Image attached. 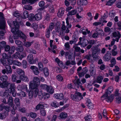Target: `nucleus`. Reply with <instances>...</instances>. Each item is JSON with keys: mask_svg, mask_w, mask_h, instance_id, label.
Instances as JSON below:
<instances>
[{"mask_svg": "<svg viewBox=\"0 0 121 121\" xmlns=\"http://www.w3.org/2000/svg\"><path fill=\"white\" fill-rule=\"evenodd\" d=\"M5 23L3 16V14L0 12V36H3L6 33L7 30L5 29Z\"/></svg>", "mask_w": 121, "mask_h": 121, "instance_id": "1", "label": "nucleus"}, {"mask_svg": "<svg viewBox=\"0 0 121 121\" xmlns=\"http://www.w3.org/2000/svg\"><path fill=\"white\" fill-rule=\"evenodd\" d=\"M40 80L39 78L36 77L33 78V81H31L29 83V86L31 88H33V86L37 87L40 85Z\"/></svg>", "mask_w": 121, "mask_h": 121, "instance_id": "2", "label": "nucleus"}, {"mask_svg": "<svg viewBox=\"0 0 121 121\" xmlns=\"http://www.w3.org/2000/svg\"><path fill=\"white\" fill-rule=\"evenodd\" d=\"M32 90L29 93V96L30 98H32L33 97H36L38 95L39 91L37 87L33 86V88H31Z\"/></svg>", "mask_w": 121, "mask_h": 121, "instance_id": "3", "label": "nucleus"}, {"mask_svg": "<svg viewBox=\"0 0 121 121\" xmlns=\"http://www.w3.org/2000/svg\"><path fill=\"white\" fill-rule=\"evenodd\" d=\"M71 97L73 100L78 101L83 98L82 95L80 92H76L75 95L71 94Z\"/></svg>", "mask_w": 121, "mask_h": 121, "instance_id": "4", "label": "nucleus"}, {"mask_svg": "<svg viewBox=\"0 0 121 121\" xmlns=\"http://www.w3.org/2000/svg\"><path fill=\"white\" fill-rule=\"evenodd\" d=\"M121 34L119 31L117 32H113L112 34V35H111V37L113 38V37L115 38V39H113L112 41V44H114L115 42L116 41L117 42L118 41L119 39L121 37Z\"/></svg>", "mask_w": 121, "mask_h": 121, "instance_id": "5", "label": "nucleus"}, {"mask_svg": "<svg viewBox=\"0 0 121 121\" xmlns=\"http://www.w3.org/2000/svg\"><path fill=\"white\" fill-rule=\"evenodd\" d=\"M108 94L106 92L101 97V99L103 100L106 99V101L108 102H112L114 98V96L112 95H111L109 96H108Z\"/></svg>", "mask_w": 121, "mask_h": 121, "instance_id": "6", "label": "nucleus"}, {"mask_svg": "<svg viewBox=\"0 0 121 121\" xmlns=\"http://www.w3.org/2000/svg\"><path fill=\"white\" fill-rule=\"evenodd\" d=\"M10 86L9 89L10 90V91L12 93H13L14 92L16 88L15 84L13 83H12L9 82H6L4 87H5V88L8 89L9 88L8 86Z\"/></svg>", "mask_w": 121, "mask_h": 121, "instance_id": "7", "label": "nucleus"}, {"mask_svg": "<svg viewBox=\"0 0 121 121\" xmlns=\"http://www.w3.org/2000/svg\"><path fill=\"white\" fill-rule=\"evenodd\" d=\"M13 25L14 26L15 28H12L11 29V32L14 34H15L17 31H20L19 30V25L18 23L16 21L13 22Z\"/></svg>", "mask_w": 121, "mask_h": 121, "instance_id": "8", "label": "nucleus"}, {"mask_svg": "<svg viewBox=\"0 0 121 121\" xmlns=\"http://www.w3.org/2000/svg\"><path fill=\"white\" fill-rule=\"evenodd\" d=\"M25 36V35L21 31H17L13 36V38L14 39H17L20 37L22 38L24 37Z\"/></svg>", "mask_w": 121, "mask_h": 121, "instance_id": "9", "label": "nucleus"}, {"mask_svg": "<svg viewBox=\"0 0 121 121\" xmlns=\"http://www.w3.org/2000/svg\"><path fill=\"white\" fill-rule=\"evenodd\" d=\"M74 83L75 86H77V87L79 88L80 87L82 90H84V88H83L82 86V84L80 81L79 78L77 79H76V81L73 82Z\"/></svg>", "mask_w": 121, "mask_h": 121, "instance_id": "10", "label": "nucleus"}, {"mask_svg": "<svg viewBox=\"0 0 121 121\" xmlns=\"http://www.w3.org/2000/svg\"><path fill=\"white\" fill-rule=\"evenodd\" d=\"M40 87L42 89L46 90L47 91H49L48 89H51L50 91V92L51 93L53 92V90L52 89V87H50L45 84H42L40 85Z\"/></svg>", "mask_w": 121, "mask_h": 121, "instance_id": "11", "label": "nucleus"}, {"mask_svg": "<svg viewBox=\"0 0 121 121\" xmlns=\"http://www.w3.org/2000/svg\"><path fill=\"white\" fill-rule=\"evenodd\" d=\"M34 57L32 54H30L28 55L27 60L29 63L30 64H33L35 62V60H33Z\"/></svg>", "mask_w": 121, "mask_h": 121, "instance_id": "12", "label": "nucleus"}, {"mask_svg": "<svg viewBox=\"0 0 121 121\" xmlns=\"http://www.w3.org/2000/svg\"><path fill=\"white\" fill-rule=\"evenodd\" d=\"M30 68L33 71L34 73L36 75H37L39 73L38 69L35 66H31Z\"/></svg>", "mask_w": 121, "mask_h": 121, "instance_id": "13", "label": "nucleus"}, {"mask_svg": "<svg viewBox=\"0 0 121 121\" xmlns=\"http://www.w3.org/2000/svg\"><path fill=\"white\" fill-rule=\"evenodd\" d=\"M37 0H22V3L23 4H26L30 3L33 4L35 3Z\"/></svg>", "mask_w": 121, "mask_h": 121, "instance_id": "14", "label": "nucleus"}, {"mask_svg": "<svg viewBox=\"0 0 121 121\" xmlns=\"http://www.w3.org/2000/svg\"><path fill=\"white\" fill-rule=\"evenodd\" d=\"M7 103L11 107L15 106L13 103V98L12 97L10 96L9 97Z\"/></svg>", "mask_w": 121, "mask_h": 121, "instance_id": "15", "label": "nucleus"}, {"mask_svg": "<svg viewBox=\"0 0 121 121\" xmlns=\"http://www.w3.org/2000/svg\"><path fill=\"white\" fill-rule=\"evenodd\" d=\"M19 78L20 79L24 82H28L29 81L27 77L24 75V74L20 75L19 76Z\"/></svg>", "mask_w": 121, "mask_h": 121, "instance_id": "16", "label": "nucleus"}, {"mask_svg": "<svg viewBox=\"0 0 121 121\" xmlns=\"http://www.w3.org/2000/svg\"><path fill=\"white\" fill-rule=\"evenodd\" d=\"M87 2L86 0H79L77 2L78 5H85L87 4Z\"/></svg>", "mask_w": 121, "mask_h": 121, "instance_id": "17", "label": "nucleus"}, {"mask_svg": "<svg viewBox=\"0 0 121 121\" xmlns=\"http://www.w3.org/2000/svg\"><path fill=\"white\" fill-rule=\"evenodd\" d=\"M111 54L110 53H106L103 57L104 60L105 61H108L111 59Z\"/></svg>", "mask_w": 121, "mask_h": 121, "instance_id": "18", "label": "nucleus"}, {"mask_svg": "<svg viewBox=\"0 0 121 121\" xmlns=\"http://www.w3.org/2000/svg\"><path fill=\"white\" fill-rule=\"evenodd\" d=\"M54 96L56 99H62L64 98V95L62 93L55 94Z\"/></svg>", "mask_w": 121, "mask_h": 121, "instance_id": "19", "label": "nucleus"}, {"mask_svg": "<svg viewBox=\"0 0 121 121\" xmlns=\"http://www.w3.org/2000/svg\"><path fill=\"white\" fill-rule=\"evenodd\" d=\"M94 67H92V66H90V73L91 75L92 76H94L95 74V70L94 69Z\"/></svg>", "mask_w": 121, "mask_h": 121, "instance_id": "20", "label": "nucleus"}, {"mask_svg": "<svg viewBox=\"0 0 121 121\" xmlns=\"http://www.w3.org/2000/svg\"><path fill=\"white\" fill-rule=\"evenodd\" d=\"M45 8H47L49 12L51 13H53L54 12V9L52 6L47 5L45 6Z\"/></svg>", "mask_w": 121, "mask_h": 121, "instance_id": "21", "label": "nucleus"}, {"mask_svg": "<svg viewBox=\"0 0 121 121\" xmlns=\"http://www.w3.org/2000/svg\"><path fill=\"white\" fill-rule=\"evenodd\" d=\"M55 61L60 67L63 68V63L62 61H60L57 58L55 59Z\"/></svg>", "mask_w": 121, "mask_h": 121, "instance_id": "22", "label": "nucleus"}, {"mask_svg": "<svg viewBox=\"0 0 121 121\" xmlns=\"http://www.w3.org/2000/svg\"><path fill=\"white\" fill-rule=\"evenodd\" d=\"M5 68L6 69L7 74L11 73H12V69L10 65L6 66L5 67Z\"/></svg>", "mask_w": 121, "mask_h": 121, "instance_id": "23", "label": "nucleus"}, {"mask_svg": "<svg viewBox=\"0 0 121 121\" xmlns=\"http://www.w3.org/2000/svg\"><path fill=\"white\" fill-rule=\"evenodd\" d=\"M64 11L63 8H60L59 10V11L57 13V16L60 17L62 16L64 13Z\"/></svg>", "mask_w": 121, "mask_h": 121, "instance_id": "24", "label": "nucleus"}, {"mask_svg": "<svg viewBox=\"0 0 121 121\" xmlns=\"http://www.w3.org/2000/svg\"><path fill=\"white\" fill-rule=\"evenodd\" d=\"M35 20L37 21L41 20L42 17V15L41 13H37L35 15Z\"/></svg>", "mask_w": 121, "mask_h": 121, "instance_id": "25", "label": "nucleus"}, {"mask_svg": "<svg viewBox=\"0 0 121 121\" xmlns=\"http://www.w3.org/2000/svg\"><path fill=\"white\" fill-rule=\"evenodd\" d=\"M8 77L6 75H3L1 76L0 78V79L1 80L4 82H8L7 81L8 79Z\"/></svg>", "mask_w": 121, "mask_h": 121, "instance_id": "26", "label": "nucleus"}, {"mask_svg": "<svg viewBox=\"0 0 121 121\" xmlns=\"http://www.w3.org/2000/svg\"><path fill=\"white\" fill-rule=\"evenodd\" d=\"M88 43L87 40L85 39L82 40V43H81L79 45H81L83 47L86 46L88 44Z\"/></svg>", "mask_w": 121, "mask_h": 121, "instance_id": "27", "label": "nucleus"}, {"mask_svg": "<svg viewBox=\"0 0 121 121\" xmlns=\"http://www.w3.org/2000/svg\"><path fill=\"white\" fill-rule=\"evenodd\" d=\"M60 117L62 119H65L68 117L67 113L65 112H62L60 113Z\"/></svg>", "mask_w": 121, "mask_h": 121, "instance_id": "28", "label": "nucleus"}, {"mask_svg": "<svg viewBox=\"0 0 121 121\" xmlns=\"http://www.w3.org/2000/svg\"><path fill=\"white\" fill-rule=\"evenodd\" d=\"M29 20L32 21H35V15L32 13H31L29 14L28 17Z\"/></svg>", "mask_w": 121, "mask_h": 121, "instance_id": "29", "label": "nucleus"}, {"mask_svg": "<svg viewBox=\"0 0 121 121\" xmlns=\"http://www.w3.org/2000/svg\"><path fill=\"white\" fill-rule=\"evenodd\" d=\"M12 54V53H3L2 55L4 59H7L11 56Z\"/></svg>", "mask_w": 121, "mask_h": 121, "instance_id": "30", "label": "nucleus"}, {"mask_svg": "<svg viewBox=\"0 0 121 121\" xmlns=\"http://www.w3.org/2000/svg\"><path fill=\"white\" fill-rule=\"evenodd\" d=\"M73 47L74 48L75 51L76 52H80V51L82 53H83L84 52V51L82 49L81 50L79 47L76 46H73Z\"/></svg>", "mask_w": 121, "mask_h": 121, "instance_id": "31", "label": "nucleus"}, {"mask_svg": "<svg viewBox=\"0 0 121 121\" xmlns=\"http://www.w3.org/2000/svg\"><path fill=\"white\" fill-rule=\"evenodd\" d=\"M15 103L17 107L20 106V100L18 98H16L14 100Z\"/></svg>", "mask_w": 121, "mask_h": 121, "instance_id": "32", "label": "nucleus"}, {"mask_svg": "<svg viewBox=\"0 0 121 121\" xmlns=\"http://www.w3.org/2000/svg\"><path fill=\"white\" fill-rule=\"evenodd\" d=\"M24 49L23 48L22 46H18L16 48V50L20 52H22L23 51Z\"/></svg>", "mask_w": 121, "mask_h": 121, "instance_id": "33", "label": "nucleus"}, {"mask_svg": "<svg viewBox=\"0 0 121 121\" xmlns=\"http://www.w3.org/2000/svg\"><path fill=\"white\" fill-rule=\"evenodd\" d=\"M38 64L39 70L41 71H42L43 70V63L41 62H38Z\"/></svg>", "mask_w": 121, "mask_h": 121, "instance_id": "34", "label": "nucleus"}, {"mask_svg": "<svg viewBox=\"0 0 121 121\" xmlns=\"http://www.w3.org/2000/svg\"><path fill=\"white\" fill-rule=\"evenodd\" d=\"M8 64L9 65H11L13 63V59L12 57V56L10 57L7 59Z\"/></svg>", "mask_w": 121, "mask_h": 121, "instance_id": "35", "label": "nucleus"}, {"mask_svg": "<svg viewBox=\"0 0 121 121\" xmlns=\"http://www.w3.org/2000/svg\"><path fill=\"white\" fill-rule=\"evenodd\" d=\"M43 72L44 75L46 77H47L48 75L49 71L48 69L47 68L45 67L44 68Z\"/></svg>", "mask_w": 121, "mask_h": 121, "instance_id": "36", "label": "nucleus"}, {"mask_svg": "<svg viewBox=\"0 0 121 121\" xmlns=\"http://www.w3.org/2000/svg\"><path fill=\"white\" fill-rule=\"evenodd\" d=\"M2 64L4 66L6 67V66H8V62L7 63L5 59H2L0 60Z\"/></svg>", "mask_w": 121, "mask_h": 121, "instance_id": "37", "label": "nucleus"}, {"mask_svg": "<svg viewBox=\"0 0 121 121\" xmlns=\"http://www.w3.org/2000/svg\"><path fill=\"white\" fill-rule=\"evenodd\" d=\"M11 107H12V109L11 112L12 114L14 115L16 113V107L15 106H13Z\"/></svg>", "mask_w": 121, "mask_h": 121, "instance_id": "38", "label": "nucleus"}, {"mask_svg": "<svg viewBox=\"0 0 121 121\" xmlns=\"http://www.w3.org/2000/svg\"><path fill=\"white\" fill-rule=\"evenodd\" d=\"M42 106L44 107L43 104H39L36 106L35 108V111L36 112L40 108H41Z\"/></svg>", "mask_w": 121, "mask_h": 121, "instance_id": "39", "label": "nucleus"}, {"mask_svg": "<svg viewBox=\"0 0 121 121\" xmlns=\"http://www.w3.org/2000/svg\"><path fill=\"white\" fill-rule=\"evenodd\" d=\"M23 14L24 17H22V18L24 19H26L29 16L28 13L27 11H25L23 12Z\"/></svg>", "mask_w": 121, "mask_h": 121, "instance_id": "40", "label": "nucleus"}, {"mask_svg": "<svg viewBox=\"0 0 121 121\" xmlns=\"http://www.w3.org/2000/svg\"><path fill=\"white\" fill-rule=\"evenodd\" d=\"M113 89L112 87L111 86L109 87L106 90V92H107V93L109 95L111 92L113 91Z\"/></svg>", "mask_w": 121, "mask_h": 121, "instance_id": "41", "label": "nucleus"}, {"mask_svg": "<svg viewBox=\"0 0 121 121\" xmlns=\"http://www.w3.org/2000/svg\"><path fill=\"white\" fill-rule=\"evenodd\" d=\"M103 77L101 76H98L97 78V82L99 83H100L102 82V81L103 79Z\"/></svg>", "mask_w": 121, "mask_h": 121, "instance_id": "42", "label": "nucleus"}, {"mask_svg": "<svg viewBox=\"0 0 121 121\" xmlns=\"http://www.w3.org/2000/svg\"><path fill=\"white\" fill-rule=\"evenodd\" d=\"M96 53H92V54L91 57L93 58L94 60H96L99 59V56L97 55H96Z\"/></svg>", "mask_w": 121, "mask_h": 121, "instance_id": "43", "label": "nucleus"}, {"mask_svg": "<svg viewBox=\"0 0 121 121\" xmlns=\"http://www.w3.org/2000/svg\"><path fill=\"white\" fill-rule=\"evenodd\" d=\"M22 66L24 69L26 68L27 66V62L26 60H23L22 61Z\"/></svg>", "mask_w": 121, "mask_h": 121, "instance_id": "44", "label": "nucleus"}, {"mask_svg": "<svg viewBox=\"0 0 121 121\" xmlns=\"http://www.w3.org/2000/svg\"><path fill=\"white\" fill-rule=\"evenodd\" d=\"M17 72L18 74L20 75L22 73V74H24L25 72L21 69H17Z\"/></svg>", "mask_w": 121, "mask_h": 121, "instance_id": "45", "label": "nucleus"}, {"mask_svg": "<svg viewBox=\"0 0 121 121\" xmlns=\"http://www.w3.org/2000/svg\"><path fill=\"white\" fill-rule=\"evenodd\" d=\"M13 64L18 66H21L22 64L20 62L17 60H15L13 61Z\"/></svg>", "mask_w": 121, "mask_h": 121, "instance_id": "46", "label": "nucleus"}, {"mask_svg": "<svg viewBox=\"0 0 121 121\" xmlns=\"http://www.w3.org/2000/svg\"><path fill=\"white\" fill-rule=\"evenodd\" d=\"M24 8L27 10H31L32 9V7L29 5H26L24 6Z\"/></svg>", "mask_w": 121, "mask_h": 121, "instance_id": "47", "label": "nucleus"}, {"mask_svg": "<svg viewBox=\"0 0 121 121\" xmlns=\"http://www.w3.org/2000/svg\"><path fill=\"white\" fill-rule=\"evenodd\" d=\"M40 112L41 115L43 116H45L46 115L45 111L44 108H42L41 109Z\"/></svg>", "mask_w": 121, "mask_h": 121, "instance_id": "48", "label": "nucleus"}, {"mask_svg": "<svg viewBox=\"0 0 121 121\" xmlns=\"http://www.w3.org/2000/svg\"><path fill=\"white\" fill-rule=\"evenodd\" d=\"M15 42L16 44L17 45L22 46L23 43L21 41L18 40H15Z\"/></svg>", "mask_w": 121, "mask_h": 121, "instance_id": "49", "label": "nucleus"}, {"mask_svg": "<svg viewBox=\"0 0 121 121\" xmlns=\"http://www.w3.org/2000/svg\"><path fill=\"white\" fill-rule=\"evenodd\" d=\"M115 0H109L108 1L106 4L111 6L114 2Z\"/></svg>", "mask_w": 121, "mask_h": 121, "instance_id": "50", "label": "nucleus"}, {"mask_svg": "<svg viewBox=\"0 0 121 121\" xmlns=\"http://www.w3.org/2000/svg\"><path fill=\"white\" fill-rule=\"evenodd\" d=\"M65 56L66 58L68 59H70L72 57V55L71 53H65Z\"/></svg>", "mask_w": 121, "mask_h": 121, "instance_id": "51", "label": "nucleus"}, {"mask_svg": "<svg viewBox=\"0 0 121 121\" xmlns=\"http://www.w3.org/2000/svg\"><path fill=\"white\" fill-rule=\"evenodd\" d=\"M16 50L15 47L14 46H12L10 48L9 53H13Z\"/></svg>", "mask_w": 121, "mask_h": 121, "instance_id": "52", "label": "nucleus"}, {"mask_svg": "<svg viewBox=\"0 0 121 121\" xmlns=\"http://www.w3.org/2000/svg\"><path fill=\"white\" fill-rule=\"evenodd\" d=\"M14 15L15 17H17V19H18V20H20V18H21V16H20V14L18 13L15 12L14 13Z\"/></svg>", "mask_w": 121, "mask_h": 121, "instance_id": "53", "label": "nucleus"}, {"mask_svg": "<svg viewBox=\"0 0 121 121\" xmlns=\"http://www.w3.org/2000/svg\"><path fill=\"white\" fill-rule=\"evenodd\" d=\"M4 109L8 112H9L11 109L10 106L8 105L4 106Z\"/></svg>", "mask_w": 121, "mask_h": 121, "instance_id": "54", "label": "nucleus"}, {"mask_svg": "<svg viewBox=\"0 0 121 121\" xmlns=\"http://www.w3.org/2000/svg\"><path fill=\"white\" fill-rule=\"evenodd\" d=\"M30 117L33 118H35L37 116V114L35 112H31L30 113Z\"/></svg>", "mask_w": 121, "mask_h": 121, "instance_id": "55", "label": "nucleus"}, {"mask_svg": "<svg viewBox=\"0 0 121 121\" xmlns=\"http://www.w3.org/2000/svg\"><path fill=\"white\" fill-rule=\"evenodd\" d=\"M26 51L28 53H35L36 52L35 51L31 48L27 49Z\"/></svg>", "mask_w": 121, "mask_h": 121, "instance_id": "56", "label": "nucleus"}, {"mask_svg": "<svg viewBox=\"0 0 121 121\" xmlns=\"http://www.w3.org/2000/svg\"><path fill=\"white\" fill-rule=\"evenodd\" d=\"M96 31L98 35H101L103 32L102 30H98L97 29H96Z\"/></svg>", "mask_w": 121, "mask_h": 121, "instance_id": "57", "label": "nucleus"}, {"mask_svg": "<svg viewBox=\"0 0 121 121\" xmlns=\"http://www.w3.org/2000/svg\"><path fill=\"white\" fill-rule=\"evenodd\" d=\"M116 99V102L119 104L121 103V97L120 96H117Z\"/></svg>", "mask_w": 121, "mask_h": 121, "instance_id": "58", "label": "nucleus"}, {"mask_svg": "<svg viewBox=\"0 0 121 121\" xmlns=\"http://www.w3.org/2000/svg\"><path fill=\"white\" fill-rule=\"evenodd\" d=\"M32 43L31 42L30 43L29 42H26L24 43V46L27 48L30 47Z\"/></svg>", "mask_w": 121, "mask_h": 121, "instance_id": "59", "label": "nucleus"}, {"mask_svg": "<svg viewBox=\"0 0 121 121\" xmlns=\"http://www.w3.org/2000/svg\"><path fill=\"white\" fill-rule=\"evenodd\" d=\"M77 11L75 10H72L71 11L69 12V15H74L76 13Z\"/></svg>", "mask_w": 121, "mask_h": 121, "instance_id": "60", "label": "nucleus"}, {"mask_svg": "<svg viewBox=\"0 0 121 121\" xmlns=\"http://www.w3.org/2000/svg\"><path fill=\"white\" fill-rule=\"evenodd\" d=\"M56 26L57 27L56 28L55 30L57 32L59 33L60 32V24L57 25V23L56 24Z\"/></svg>", "mask_w": 121, "mask_h": 121, "instance_id": "61", "label": "nucleus"}, {"mask_svg": "<svg viewBox=\"0 0 121 121\" xmlns=\"http://www.w3.org/2000/svg\"><path fill=\"white\" fill-rule=\"evenodd\" d=\"M16 76L15 74H13L12 76V81L14 82H15L16 81Z\"/></svg>", "mask_w": 121, "mask_h": 121, "instance_id": "62", "label": "nucleus"}, {"mask_svg": "<svg viewBox=\"0 0 121 121\" xmlns=\"http://www.w3.org/2000/svg\"><path fill=\"white\" fill-rule=\"evenodd\" d=\"M49 97V95L47 93H44L43 95V98L45 99H48Z\"/></svg>", "mask_w": 121, "mask_h": 121, "instance_id": "63", "label": "nucleus"}, {"mask_svg": "<svg viewBox=\"0 0 121 121\" xmlns=\"http://www.w3.org/2000/svg\"><path fill=\"white\" fill-rule=\"evenodd\" d=\"M54 24L53 23H52L50 24L48 28L51 31L54 28Z\"/></svg>", "mask_w": 121, "mask_h": 121, "instance_id": "64", "label": "nucleus"}]
</instances>
